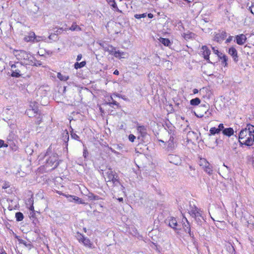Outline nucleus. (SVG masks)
<instances>
[{"mask_svg":"<svg viewBox=\"0 0 254 254\" xmlns=\"http://www.w3.org/2000/svg\"><path fill=\"white\" fill-rule=\"evenodd\" d=\"M118 200L120 202H123V198L122 197L119 198Z\"/></svg>","mask_w":254,"mask_h":254,"instance_id":"52","label":"nucleus"},{"mask_svg":"<svg viewBox=\"0 0 254 254\" xmlns=\"http://www.w3.org/2000/svg\"><path fill=\"white\" fill-rule=\"evenodd\" d=\"M104 178L107 183H112L113 186H116L120 184L118 175L111 168H109L106 171Z\"/></svg>","mask_w":254,"mask_h":254,"instance_id":"4","label":"nucleus"},{"mask_svg":"<svg viewBox=\"0 0 254 254\" xmlns=\"http://www.w3.org/2000/svg\"><path fill=\"white\" fill-rule=\"evenodd\" d=\"M25 64L20 63H16L10 65L12 69L11 76L12 77H18L24 74L26 71Z\"/></svg>","mask_w":254,"mask_h":254,"instance_id":"5","label":"nucleus"},{"mask_svg":"<svg viewBox=\"0 0 254 254\" xmlns=\"http://www.w3.org/2000/svg\"><path fill=\"white\" fill-rule=\"evenodd\" d=\"M99 44L105 52H108L110 55L114 56L116 58L120 59L126 58L128 56L127 53L117 50L115 47L111 45L108 44L104 41H100L99 42Z\"/></svg>","mask_w":254,"mask_h":254,"instance_id":"3","label":"nucleus"},{"mask_svg":"<svg viewBox=\"0 0 254 254\" xmlns=\"http://www.w3.org/2000/svg\"><path fill=\"white\" fill-rule=\"evenodd\" d=\"M57 77L61 81H65L69 79V76L64 75L61 73L58 72L57 74Z\"/></svg>","mask_w":254,"mask_h":254,"instance_id":"26","label":"nucleus"},{"mask_svg":"<svg viewBox=\"0 0 254 254\" xmlns=\"http://www.w3.org/2000/svg\"><path fill=\"white\" fill-rule=\"evenodd\" d=\"M223 133L228 136H230L234 134V130L231 127L226 128L223 130Z\"/></svg>","mask_w":254,"mask_h":254,"instance_id":"22","label":"nucleus"},{"mask_svg":"<svg viewBox=\"0 0 254 254\" xmlns=\"http://www.w3.org/2000/svg\"><path fill=\"white\" fill-rule=\"evenodd\" d=\"M135 138H136L135 136L133 134H129L128 136L129 140L130 141H131V142H134Z\"/></svg>","mask_w":254,"mask_h":254,"instance_id":"40","label":"nucleus"},{"mask_svg":"<svg viewBox=\"0 0 254 254\" xmlns=\"http://www.w3.org/2000/svg\"><path fill=\"white\" fill-rule=\"evenodd\" d=\"M232 39V37H230L229 38H228L227 40H226V43H229L230 42Z\"/></svg>","mask_w":254,"mask_h":254,"instance_id":"48","label":"nucleus"},{"mask_svg":"<svg viewBox=\"0 0 254 254\" xmlns=\"http://www.w3.org/2000/svg\"><path fill=\"white\" fill-rule=\"evenodd\" d=\"M107 1L111 6H112L114 8H117L118 10H119V9L117 7V5L115 0H107Z\"/></svg>","mask_w":254,"mask_h":254,"instance_id":"32","label":"nucleus"},{"mask_svg":"<svg viewBox=\"0 0 254 254\" xmlns=\"http://www.w3.org/2000/svg\"><path fill=\"white\" fill-rule=\"evenodd\" d=\"M40 113V111L37 107H32L31 105L30 108L26 111V115L30 118L36 117Z\"/></svg>","mask_w":254,"mask_h":254,"instance_id":"12","label":"nucleus"},{"mask_svg":"<svg viewBox=\"0 0 254 254\" xmlns=\"http://www.w3.org/2000/svg\"><path fill=\"white\" fill-rule=\"evenodd\" d=\"M9 187L8 183L4 182L2 186V189H5Z\"/></svg>","mask_w":254,"mask_h":254,"instance_id":"42","label":"nucleus"},{"mask_svg":"<svg viewBox=\"0 0 254 254\" xmlns=\"http://www.w3.org/2000/svg\"><path fill=\"white\" fill-rule=\"evenodd\" d=\"M114 100L112 96L110 97V100H109V101L112 102V101Z\"/></svg>","mask_w":254,"mask_h":254,"instance_id":"53","label":"nucleus"},{"mask_svg":"<svg viewBox=\"0 0 254 254\" xmlns=\"http://www.w3.org/2000/svg\"><path fill=\"white\" fill-rule=\"evenodd\" d=\"M7 146H8V145L6 143H4L3 140L0 139V148H1L2 147H7Z\"/></svg>","mask_w":254,"mask_h":254,"instance_id":"41","label":"nucleus"},{"mask_svg":"<svg viewBox=\"0 0 254 254\" xmlns=\"http://www.w3.org/2000/svg\"><path fill=\"white\" fill-rule=\"evenodd\" d=\"M211 218H212V219H213V220H214V219H213V218H212V217H211Z\"/></svg>","mask_w":254,"mask_h":254,"instance_id":"59","label":"nucleus"},{"mask_svg":"<svg viewBox=\"0 0 254 254\" xmlns=\"http://www.w3.org/2000/svg\"><path fill=\"white\" fill-rule=\"evenodd\" d=\"M209 131H210V134H212V135H214L216 133L218 134L220 132L218 128H216L214 127L210 128Z\"/></svg>","mask_w":254,"mask_h":254,"instance_id":"33","label":"nucleus"},{"mask_svg":"<svg viewBox=\"0 0 254 254\" xmlns=\"http://www.w3.org/2000/svg\"><path fill=\"white\" fill-rule=\"evenodd\" d=\"M201 49L202 50V55L204 58L206 60H209L210 51L206 46H202Z\"/></svg>","mask_w":254,"mask_h":254,"instance_id":"17","label":"nucleus"},{"mask_svg":"<svg viewBox=\"0 0 254 254\" xmlns=\"http://www.w3.org/2000/svg\"><path fill=\"white\" fill-rule=\"evenodd\" d=\"M188 211L192 217L194 218L197 221L200 220V218L202 217V211L197 208L194 204L192 205L191 203H190Z\"/></svg>","mask_w":254,"mask_h":254,"instance_id":"6","label":"nucleus"},{"mask_svg":"<svg viewBox=\"0 0 254 254\" xmlns=\"http://www.w3.org/2000/svg\"><path fill=\"white\" fill-rule=\"evenodd\" d=\"M199 165L204 171L209 175H212L213 173L212 166L205 158H200Z\"/></svg>","mask_w":254,"mask_h":254,"instance_id":"7","label":"nucleus"},{"mask_svg":"<svg viewBox=\"0 0 254 254\" xmlns=\"http://www.w3.org/2000/svg\"><path fill=\"white\" fill-rule=\"evenodd\" d=\"M137 130L142 136H144L146 134V128L144 126H138L137 127Z\"/></svg>","mask_w":254,"mask_h":254,"instance_id":"21","label":"nucleus"},{"mask_svg":"<svg viewBox=\"0 0 254 254\" xmlns=\"http://www.w3.org/2000/svg\"><path fill=\"white\" fill-rule=\"evenodd\" d=\"M158 40L159 41L160 43L162 44L165 46L169 47L172 45V43L171 42L170 40L168 38L160 37L158 39Z\"/></svg>","mask_w":254,"mask_h":254,"instance_id":"20","label":"nucleus"},{"mask_svg":"<svg viewBox=\"0 0 254 254\" xmlns=\"http://www.w3.org/2000/svg\"><path fill=\"white\" fill-rule=\"evenodd\" d=\"M222 61V64L224 66H227V57L226 55H222L221 56V58H220Z\"/></svg>","mask_w":254,"mask_h":254,"instance_id":"30","label":"nucleus"},{"mask_svg":"<svg viewBox=\"0 0 254 254\" xmlns=\"http://www.w3.org/2000/svg\"><path fill=\"white\" fill-rule=\"evenodd\" d=\"M58 165V156L56 153H53L46 160V167H52V170L56 168Z\"/></svg>","mask_w":254,"mask_h":254,"instance_id":"8","label":"nucleus"},{"mask_svg":"<svg viewBox=\"0 0 254 254\" xmlns=\"http://www.w3.org/2000/svg\"><path fill=\"white\" fill-rule=\"evenodd\" d=\"M67 198L68 199V200H69V201H72V200H73L72 199V198H69V197H67Z\"/></svg>","mask_w":254,"mask_h":254,"instance_id":"55","label":"nucleus"},{"mask_svg":"<svg viewBox=\"0 0 254 254\" xmlns=\"http://www.w3.org/2000/svg\"><path fill=\"white\" fill-rule=\"evenodd\" d=\"M204 88H203L202 89H200V91L203 90H204Z\"/></svg>","mask_w":254,"mask_h":254,"instance_id":"56","label":"nucleus"},{"mask_svg":"<svg viewBox=\"0 0 254 254\" xmlns=\"http://www.w3.org/2000/svg\"><path fill=\"white\" fill-rule=\"evenodd\" d=\"M229 54L233 57L235 62H237L238 61L237 56V51L234 47H231L229 49Z\"/></svg>","mask_w":254,"mask_h":254,"instance_id":"16","label":"nucleus"},{"mask_svg":"<svg viewBox=\"0 0 254 254\" xmlns=\"http://www.w3.org/2000/svg\"><path fill=\"white\" fill-rule=\"evenodd\" d=\"M198 92V90L197 89H194L193 90V93L194 94H196V93H197Z\"/></svg>","mask_w":254,"mask_h":254,"instance_id":"50","label":"nucleus"},{"mask_svg":"<svg viewBox=\"0 0 254 254\" xmlns=\"http://www.w3.org/2000/svg\"><path fill=\"white\" fill-rule=\"evenodd\" d=\"M62 139L66 143V145H67V142L69 140V134L68 132L65 130L63 133L62 135Z\"/></svg>","mask_w":254,"mask_h":254,"instance_id":"24","label":"nucleus"},{"mask_svg":"<svg viewBox=\"0 0 254 254\" xmlns=\"http://www.w3.org/2000/svg\"><path fill=\"white\" fill-rule=\"evenodd\" d=\"M11 52L13 54L16 60L17 63H22L25 65H32L33 57L27 52L23 50H16L10 48Z\"/></svg>","mask_w":254,"mask_h":254,"instance_id":"2","label":"nucleus"},{"mask_svg":"<svg viewBox=\"0 0 254 254\" xmlns=\"http://www.w3.org/2000/svg\"><path fill=\"white\" fill-rule=\"evenodd\" d=\"M160 141L162 142H164V141L163 140H160Z\"/></svg>","mask_w":254,"mask_h":254,"instance_id":"58","label":"nucleus"},{"mask_svg":"<svg viewBox=\"0 0 254 254\" xmlns=\"http://www.w3.org/2000/svg\"><path fill=\"white\" fill-rule=\"evenodd\" d=\"M70 135H71V137L72 139H74L78 140V141H80L79 140V137L75 133H74L73 131V129H72V130L71 131Z\"/></svg>","mask_w":254,"mask_h":254,"instance_id":"35","label":"nucleus"},{"mask_svg":"<svg viewBox=\"0 0 254 254\" xmlns=\"http://www.w3.org/2000/svg\"><path fill=\"white\" fill-rule=\"evenodd\" d=\"M253 5H252L251 6H249V10L251 11V12L252 13V14H254V12L253 11Z\"/></svg>","mask_w":254,"mask_h":254,"instance_id":"47","label":"nucleus"},{"mask_svg":"<svg viewBox=\"0 0 254 254\" xmlns=\"http://www.w3.org/2000/svg\"><path fill=\"white\" fill-rule=\"evenodd\" d=\"M109 104L111 106V105H116L117 106H119V104L118 103H117L116 101H114V100H113L112 102H109Z\"/></svg>","mask_w":254,"mask_h":254,"instance_id":"44","label":"nucleus"},{"mask_svg":"<svg viewBox=\"0 0 254 254\" xmlns=\"http://www.w3.org/2000/svg\"><path fill=\"white\" fill-rule=\"evenodd\" d=\"M200 103V100L198 98H195L190 101V104L192 106H197Z\"/></svg>","mask_w":254,"mask_h":254,"instance_id":"28","label":"nucleus"},{"mask_svg":"<svg viewBox=\"0 0 254 254\" xmlns=\"http://www.w3.org/2000/svg\"><path fill=\"white\" fill-rule=\"evenodd\" d=\"M218 129L219 130V131L220 132L221 130H222L225 129L224 128V125L223 124H219V125L218 126Z\"/></svg>","mask_w":254,"mask_h":254,"instance_id":"43","label":"nucleus"},{"mask_svg":"<svg viewBox=\"0 0 254 254\" xmlns=\"http://www.w3.org/2000/svg\"><path fill=\"white\" fill-rule=\"evenodd\" d=\"M185 219L187 222V224L184 223V228L186 232H188L191 235L190 225L187 218H185Z\"/></svg>","mask_w":254,"mask_h":254,"instance_id":"25","label":"nucleus"},{"mask_svg":"<svg viewBox=\"0 0 254 254\" xmlns=\"http://www.w3.org/2000/svg\"><path fill=\"white\" fill-rule=\"evenodd\" d=\"M84 231H85V232H86V229H85V228H84Z\"/></svg>","mask_w":254,"mask_h":254,"instance_id":"57","label":"nucleus"},{"mask_svg":"<svg viewBox=\"0 0 254 254\" xmlns=\"http://www.w3.org/2000/svg\"><path fill=\"white\" fill-rule=\"evenodd\" d=\"M88 197L90 200H98V199H99V197L98 196L94 195V194L91 193H89V194L88 195Z\"/></svg>","mask_w":254,"mask_h":254,"instance_id":"34","label":"nucleus"},{"mask_svg":"<svg viewBox=\"0 0 254 254\" xmlns=\"http://www.w3.org/2000/svg\"><path fill=\"white\" fill-rule=\"evenodd\" d=\"M86 63L85 61H83L81 63L76 62L74 64V68L75 69H78L83 67L86 65Z\"/></svg>","mask_w":254,"mask_h":254,"instance_id":"27","label":"nucleus"},{"mask_svg":"<svg viewBox=\"0 0 254 254\" xmlns=\"http://www.w3.org/2000/svg\"><path fill=\"white\" fill-rule=\"evenodd\" d=\"M191 33H183V35L182 36L186 39L188 40L191 38Z\"/></svg>","mask_w":254,"mask_h":254,"instance_id":"36","label":"nucleus"},{"mask_svg":"<svg viewBox=\"0 0 254 254\" xmlns=\"http://www.w3.org/2000/svg\"><path fill=\"white\" fill-rule=\"evenodd\" d=\"M24 40L26 42H37L41 41V36L36 35L35 33H28V35H25Z\"/></svg>","mask_w":254,"mask_h":254,"instance_id":"11","label":"nucleus"},{"mask_svg":"<svg viewBox=\"0 0 254 254\" xmlns=\"http://www.w3.org/2000/svg\"><path fill=\"white\" fill-rule=\"evenodd\" d=\"M214 53L216 54L219 58H221V56L223 55L222 53H220L218 50H215L214 48H212Z\"/></svg>","mask_w":254,"mask_h":254,"instance_id":"39","label":"nucleus"},{"mask_svg":"<svg viewBox=\"0 0 254 254\" xmlns=\"http://www.w3.org/2000/svg\"><path fill=\"white\" fill-rule=\"evenodd\" d=\"M221 35L222 36L220 35V33H219L217 34L215 37V40L218 42H221L224 38V35L222 34Z\"/></svg>","mask_w":254,"mask_h":254,"instance_id":"31","label":"nucleus"},{"mask_svg":"<svg viewBox=\"0 0 254 254\" xmlns=\"http://www.w3.org/2000/svg\"><path fill=\"white\" fill-rule=\"evenodd\" d=\"M114 74L115 75H118L119 74V71L117 69H116L114 71Z\"/></svg>","mask_w":254,"mask_h":254,"instance_id":"49","label":"nucleus"},{"mask_svg":"<svg viewBox=\"0 0 254 254\" xmlns=\"http://www.w3.org/2000/svg\"><path fill=\"white\" fill-rule=\"evenodd\" d=\"M88 154V152H87V150H86V148H85L84 149V151H83V156L84 157V158H86V155H87Z\"/></svg>","mask_w":254,"mask_h":254,"instance_id":"46","label":"nucleus"},{"mask_svg":"<svg viewBox=\"0 0 254 254\" xmlns=\"http://www.w3.org/2000/svg\"><path fill=\"white\" fill-rule=\"evenodd\" d=\"M77 239L79 243H82L86 247L89 248L91 249L95 248L93 243L87 237H85L82 234L77 233L76 236Z\"/></svg>","mask_w":254,"mask_h":254,"instance_id":"9","label":"nucleus"},{"mask_svg":"<svg viewBox=\"0 0 254 254\" xmlns=\"http://www.w3.org/2000/svg\"><path fill=\"white\" fill-rule=\"evenodd\" d=\"M30 209L33 210L34 209V206L33 205L31 206Z\"/></svg>","mask_w":254,"mask_h":254,"instance_id":"54","label":"nucleus"},{"mask_svg":"<svg viewBox=\"0 0 254 254\" xmlns=\"http://www.w3.org/2000/svg\"><path fill=\"white\" fill-rule=\"evenodd\" d=\"M148 17L149 18H152L153 17V14L152 13L147 14L146 13H144L142 14H136L134 15V17L137 19H141Z\"/></svg>","mask_w":254,"mask_h":254,"instance_id":"15","label":"nucleus"},{"mask_svg":"<svg viewBox=\"0 0 254 254\" xmlns=\"http://www.w3.org/2000/svg\"><path fill=\"white\" fill-rule=\"evenodd\" d=\"M166 224L168 225L171 228L174 229H177L178 223L176 219L174 217H168L165 220Z\"/></svg>","mask_w":254,"mask_h":254,"instance_id":"13","label":"nucleus"},{"mask_svg":"<svg viewBox=\"0 0 254 254\" xmlns=\"http://www.w3.org/2000/svg\"><path fill=\"white\" fill-rule=\"evenodd\" d=\"M15 217L17 221H21L23 219L24 216L22 213L18 212L15 214Z\"/></svg>","mask_w":254,"mask_h":254,"instance_id":"29","label":"nucleus"},{"mask_svg":"<svg viewBox=\"0 0 254 254\" xmlns=\"http://www.w3.org/2000/svg\"><path fill=\"white\" fill-rule=\"evenodd\" d=\"M237 43L239 45H243L246 40V37L244 34H240L236 37Z\"/></svg>","mask_w":254,"mask_h":254,"instance_id":"18","label":"nucleus"},{"mask_svg":"<svg viewBox=\"0 0 254 254\" xmlns=\"http://www.w3.org/2000/svg\"><path fill=\"white\" fill-rule=\"evenodd\" d=\"M167 145V149L168 150H172L175 148V144L174 141V137L171 136L169 140L166 142Z\"/></svg>","mask_w":254,"mask_h":254,"instance_id":"19","label":"nucleus"},{"mask_svg":"<svg viewBox=\"0 0 254 254\" xmlns=\"http://www.w3.org/2000/svg\"><path fill=\"white\" fill-rule=\"evenodd\" d=\"M65 196H66V197H69V198H72V199L77 202L79 204H82V200L81 198H79L78 197H77L76 196H74V195H65V194H63Z\"/></svg>","mask_w":254,"mask_h":254,"instance_id":"23","label":"nucleus"},{"mask_svg":"<svg viewBox=\"0 0 254 254\" xmlns=\"http://www.w3.org/2000/svg\"><path fill=\"white\" fill-rule=\"evenodd\" d=\"M168 159L170 163L175 165L180 164L181 162L180 157L176 155H169L168 157Z\"/></svg>","mask_w":254,"mask_h":254,"instance_id":"14","label":"nucleus"},{"mask_svg":"<svg viewBox=\"0 0 254 254\" xmlns=\"http://www.w3.org/2000/svg\"><path fill=\"white\" fill-rule=\"evenodd\" d=\"M0 254H7L5 252V251L4 250H2L1 251Z\"/></svg>","mask_w":254,"mask_h":254,"instance_id":"51","label":"nucleus"},{"mask_svg":"<svg viewBox=\"0 0 254 254\" xmlns=\"http://www.w3.org/2000/svg\"><path fill=\"white\" fill-rule=\"evenodd\" d=\"M82 55L81 54H79L77 55V58H76V61H79L81 60V58H82Z\"/></svg>","mask_w":254,"mask_h":254,"instance_id":"45","label":"nucleus"},{"mask_svg":"<svg viewBox=\"0 0 254 254\" xmlns=\"http://www.w3.org/2000/svg\"><path fill=\"white\" fill-rule=\"evenodd\" d=\"M239 138L241 143L248 146L253 145L254 142V126L248 125L247 128L240 131Z\"/></svg>","mask_w":254,"mask_h":254,"instance_id":"1","label":"nucleus"},{"mask_svg":"<svg viewBox=\"0 0 254 254\" xmlns=\"http://www.w3.org/2000/svg\"><path fill=\"white\" fill-rule=\"evenodd\" d=\"M46 34L41 36L42 41L48 43L57 41L59 39L58 35L56 33H45Z\"/></svg>","mask_w":254,"mask_h":254,"instance_id":"10","label":"nucleus"},{"mask_svg":"<svg viewBox=\"0 0 254 254\" xmlns=\"http://www.w3.org/2000/svg\"><path fill=\"white\" fill-rule=\"evenodd\" d=\"M37 116H38L37 117V121H36L35 122L37 125H39L42 122V115L40 113Z\"/></svg>","mask_w":254,"mask_h":254,"instance_id":"38","label":"nucleus"},{"mask_svg":"<svg viewBox=\"0 0 254 254\" xmlns=\"http://www.w3.org/2000/svg\"><path fill=\"white\" fill-rule=\"evenodd\" d=\"M69 29L71 31H78L80 30V28L76 24H72L70 27Z\"/></svg>","mask_w":254,"mask_h":254,"instance_id":"37","label":"nucleus"}]
</instances>
